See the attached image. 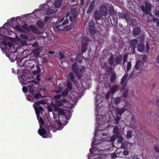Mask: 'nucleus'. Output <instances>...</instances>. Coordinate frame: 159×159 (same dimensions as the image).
I'll use <instances>...</instances> for the list:
<instances>
[{
  "label": "nucleus",
  "mask_w": 159,
  "mask_h": 159,
  "mask_svg": "<svg viewBox=\"0 0 159 159\" xmlns=\"http://www.w3.org/2000/svg\"><path fill=\"white\" fill-rule=\"evenodd\" d=\"M102 98L101 97V96L99 95H97L95 98V104L97 105L96 110L98 112L99 111L98 110L100 108V106L102 105Z\"/></svg>",
  "instance_id": "obj_10"
},
{
  "label": "nucleus",
  "mask_w": 159,
  "mask_h": 159,
  "mask_svg": "<svg viewBox=\"0 0 159 159\" xmlns=\"http://www.w3.org/2000/svg\"><path fill=\"white\" fill-rule=\"evenodd\" d=\"M85 40L87 41H89V39L88 37H85L82 39V41Z\"/></svg>",
  "instance_id": "obj_54"
},
{
  "label": "nucleus",
  "mask_w": 159,
  "mask_h": 159,
  "mask_svg": "<svg viewBox=\"0 0 159 159\" xmlns=\"http://www.w3.org/2000/svg\"><path fill=\"white\" fill-rule=\"evenodd\" d=\"M129 153V151L127 150H124L123 152V154L125 156H127L128 155Z\"/></svg>",
  "instance_id": "obj_48"
},
{
  "label": "nucleus",
  "mask_w": 159,
  "mask_h": 159,
  "mask_svg": "<svg viewBox=\"0 0 159 159\" xmlns=\"http://www.w3.org/2000/svg\"><path fill=\"white\" fill-rule=\"evenodd\" d=\"M131 67V64L130 62H128L127 64V71H129Z\"/></svg>",
  "instance_id": "obj_45"
},
{
  "label": "nucleus",
  "mask_w": 159,
  "mask_h": 159,
  "mask_svg": "<svg viewBox=\"0 0 159 159\" xmlns=\"http://www.w3.org/2000/svg\"><path fill=\"white\" fill-rule=\"evenodd\" d=\"M121 99L120 98H116L112 100V101L114 102L115 103L116 105L119 104L121 102Z\"/></svg>",
  "instance_id": "obj_24"
},
{
  "label": "nucleus",
  "mask_w": 159,
  "mask_h": 159,
  "mask_svg": "<svg viewBox=\"0 0 159 159\" xmlns=\"http://www.w3.org/2000/svg\"><path fill=\"white\" fill-rule=\"evenodd\" d=\"M58 87L59 90L56 91L57 93L60 92L62 91V85L61 84H59L58 86Z\"/></svg>",
  "instance_id": "obj_38"
},
{
  "label": "nucleus",
  "mask_w": 159,
  "mask_h": 159,
  "mask_svg": "<svg viewBox=\"0 0 159 159\" xmlns=\"http://www.w3.org/2000/svg\"><path fill=\"white\" fill-rule=\"evenodd\" d=\"M71 13L73 15L74 18H75L76 16V10L75 9L71 10Z\"/></svg>",
  "instance_id": "obj_40"
},
{
  "label": "nucleus",
  "mask_w": 159,
  "mask_h": 159,
  "mask_svg": "<svg viewBox=\"0 0 159 159\" xmlns=\"http://www.w3.org/2000/svg\"><path fill=\"white\" fill-rule=\"evenodd\" d=\"M153 6L150 2L148 1L145 3V7L144 8L143 7H141V9L142 11L147 15H149L152 19V16L151 13V8Z\"/></svg>",
  "instance_id": "obj_8"
},
{
  "label": "nucleus",
  "mask_w": 159,
  "mask_h": 159,
  "mask_svg": "<svg viewBox=\"0 0 159 159\" xmlns=\"http://www.w3.org/2000/svg\"><path fill=\"white\" fill-rule=\"evenodd\" d=\"M113 56L111 55L109 59V63L111 65L114 64V61H113Z\"/></svg>",
  "instance_id": "obj_41"
},
{
  "label": "nucleus",
  "mask_w": 159,
  "mask_h": 159,
  "mask_svg": "<svg viewBox=\"0 0 159 159\" xmlns=\"http://www.w3.org/2000/svg\"><path fill=\"white\" fill-rule=\"evenodd\" d=\"M45 13L48 15H50L54 14L55 13V11L54 9L49 8L46 11H45Z\"/></svg>",
  "instance_id": "obj_19"
},
{
  "label": "nucleus",
  "mask_w": 159,
  "mask_h": 159,
  "mask_svg": "<svg viewBox=\"0 0 159 159\" xmlns=\"http://www.w3.org/2000/svg\"><path fill=\"white\" fill-rule=\"evenodd\" d=\"M127 56L125 55L124 57L123 60L124 61V62H125L126 61L127 59Z\"/></svg>",
  "instance_id": "obj_60"
},
{
  "label": "nucleus",
  "mask_w": 159,
  "mask_h": 159,
  "mask_svg": "<svg viewBox=\"0 0 159 159\" xmlns=\"http://www.w3.org/2000/svg\"><path fill=\"white\" fill-rule=\"evenodd\" d=\"M68 93V90L66 89L62 93V95L63 96L65 97L66 96Z\"/></svg>",
  "instance_id": "obj_46"
},
{
  "label": "nucleus",
  "mask_w": 159,
  "mask_h": 159,
  "mask_svg": "<svg viewBox=\"0 0 159 159\" xmlns=\"http://www.w3.org/2000/svg\"><path fill=\"white\" fill-rule=\"evenodd\" d=\"M61 97V95L60 94H58L54 96V98L56 99H59Z\"/></svg>",
  "instance_id": "obj_51"
},
{
  "label": "nucleus",
  "mask_w": 159,
  "mask_h": 159,
  "mask_svg": "<svg viewBox=\"0 0 159 159\" xmlns=\"http://www.w3.org/2000/svg\"><path fill=\"white\" fill-rule=\"evenodd\" d=\"M12 28L14 29H15V30H17V31H22V30L21 27H20L19 25H16L15 26H12Z\"/></svg>",
  "instance_id": "obj_35"
},
{
  "label": "nucleus",
  "mask_w": 159,
  "mask_h": 159,
  "mask_svg": "<svg viewBox=\"0 0 159 159\" xmlns=\"http://www.w3.org/2000/svg\"><path fill=\"white\" fill-rule=\"evenodd\" d=\"M116 75L115 74H113L111 76V80L112 82L114 81V80L116 78Z\"/></svg>",
  "instance_id": "obj_44"
},
{
  "label": "nucleus",
  "mask_w": 159,
  "mask_h": 159,
  "mask_svg": "<svg viewBox=\"0 0 159 159\" xmlns=\"http://www.w3.org/2000/svg\"><path fill=\"white\" fill-rule=\"evenodd\" d=\"M132 131L131 130H129L127 131L126 137L128 139H130L132 137Z\"/></svg>",
  "instance_id": "obj_33"
},
{
  "label": "nucleus",
  "mask_w": 159,
  "mask_h": 159,
  "mask_svg": "<svg viewBox=\"0 0 159 159\" xmlns=\"http://www.w3.org/2000/svg\"><path fill=\"white\" fill-rule=\"evenodd\" d=\"M111 119V117L108 114L106 115L105 116H102L101 115L98 114L96 115V120L98 122V124L100 123L99 121H104L105 122H109Z\"/></svg>",
  "instance_id": "obj_9"
},
{
  "label": "nucleus",
  "mask_w": 159,
  "mask_h": 159,
  "mask_svg": "<svg viewBox=\"0 0 159 159\" xmlns=\"http://www.w3.org/2000/svg\"><path fill=\"white\" fill-rule=\"evenodd\" d=\"M56 104H52L48 106L47 107L49 112L53 111L57 112L59 120H55L54 122L55 127L57 130H61L67 122L68 119L67 117H70L71 114L69 111L64 110L60 108L59 107L63 105V103L60 101H57Z\"/></svg>",
  "instance_id": "obj_2"
},
{
  "label": "nucleus",
  "mask_w": 159,
  "mask_h": 159,
  "mask_svg": "<svg viewBox=\"0 0 159 159\" xmlns=\"http://www.w3.org/2000/svg\"><path fill=\"white\" fill-rule=\"evenodd\" d=\"M62 101L63 105H64L65 104H67V105H65L66 107L70 108L73 107V103H70V102H68V101L65 98H63Z\"/></svg>",
  "instance_id": "obj_14"
},
{
  "label": "nucleus",
  "mask_w": 159,
  "mask_h": 159,
  "mask_svg": "<svg viewBox=\"0 0 159 159\" xmlns=\"http://www.w3.org/2000/svg\"><path fill=\"white\" fill-rule=\"evenodd\" d=\"M128 93V91L127 90H126L123 95V97H124L125 98L127 96Z\"/></svg>",
  "instance_id": "obj_55"
},
{
  "label": "nucleus",
  "mask_w": 159,
  "mask_h": 159,
  "mask_svg": "<svg viewBox=\"0 0 159 159\" xmlns=\"http://www.w3.org/2000/svg\"><path fill=\"white\" fill-rule=\"evenodd\" d=\"M37 25L38 27L42 28L43 27L44 23L43 21L40 20H39L37 22Z\"/></svg>",
  "instance_id": "obj_30"
},
{
  "label": "nucleus",
  "mask_w": 159,
  "mask_h": 159,
  "mask_svg": "<svg viewBox=\"0 0 159 159\" xmlns=\"http://www.w3.org/2000/svg\"><path fill=\"white\" fill-rule=\"evenodd\" d=\"M100 10L102 15L103 16H106L107 14V10L105 5H103L100 6Z\"/></svg>",
  "instance_id": "obj_12"
},
{
  "label": "nucleus",
  "mask_w": 159,
  "mask_h": 159,
  "mask_svg": "<svg viewBox=\"0 0 159 159\" xmlns=\"http://www.w3.org/2000/svg\"><path fill=\"white\" fill-rule=\"evenodd\" d=\"M154 21L156 22L157 24H158L159 23V21L157 19H155L154 20Z\"/></svg>",
  "instance_id": "obj_63"
},
{
  "label": "nucleus",
  "mask_w": 159,
  "mask_h": 159,
  "mask_svg": "<svg viewBox=\"0 0 159 159\" xmlns=\"http://www.w3.org/2000/svg\"><path fill=\"white\" fill-rule=\"evenodd\" d=\"M138 43V41L136 39L132 40L130 42V46L136 47Z\"/></svg>",
  "instance_id": "obj_18"
},
{
  "label": "nucleus",
  "mask_w": 159,
  "mask_h": 159,
  "mask_svg": "<svg viewBox=\"0 0 159 159\" xmlns=\"http://www.w3.org/2000/svg\"><path fill=\"white\" fill-rule=\"evenodd\" d=\"M64 19V18H62L61 20H58L57 23L54 24L53 26V28L54 31L56 32H58L61 31V30H66L65 29V25L68 24V20L66 19L64 22L61 24V25H59V22H62Z\"/></svg>",
  "instance_id": "obj_7"
},
{
  "label": "nucleus",
  "mask_w": 159,
  "mask_h": 159,
  "mask_svg": "<svg viewBox=\"0 0 159 159\" xmlns=\"http://www.w3.org/2000/svg\"><path fill=\"white\" fill-rule=\"evenodd\" d=\"M128 75L127 74H125L121 80V84H123L125 83V82L128 77Z\"/></svg>",
  "instance_id": "obj_31"
},
{
  "label": "nucleus",
  "mask_w": 159,
  "mask_h": 159,
  "mask_svg": "<svg viewBox=\"0 0 159 159\" xmlns=\"http://www.w3.org/2000/svg\"><path fill=\"white\" fill-rule=\"evenodd\" d=\"M40 96V94L39 93H36L35 95V98H39V97Z\"/></svg>",
  "instance_id": "obj_57"
},
{
  "label": "nucleus",
  "mask_w": 159,
  "mask_h": 159,
  "mask_svg": "<svg viewBox=\"0 0 159 159\" xmlns=\"http://www.w3.org/2000/svg\"><path fill=\"white\" fill-rule=\"evenodd\" d=\"M142 64L141 61L140 60L138 61L136 64L135 65V68L136 69H138L140 66H141Z\"/></svg>",
  "instance_id": "obj_27"
},
{
  "label": "nucleus",
  "mask_w": 159,
  "mask_h": 159,
  "mask_svg": "<svg viewBox=\"0 0 159 159\" xmlns=\"http://www.w3.org/2000/svg\"><path fill=\"white\" fill-rule=\"evenodd\" d=\"M94 1H92L90 3L88 9L87 11V13H90L93 10L94 7Z\"/></svg>",
  "instance_id": "obj_15"
},
{
  "label": "nucleus",
  "mask_w": 159,
  "mask_h": 159,
  "mask_svg": "<svg viewBox=\"0 0 159 159\" xmlns=\"http://www.w3.org/2000/svg\"><path fill=\"white\" fill-rule=\"evenodd\" d=\"M121 116H119L118 115H117V116L114 118V122L116 124H117L119 120H120Z\"/></svg>",
  "instance_id": "obj_32"
},
{
  "label": "nucleus",
  "mask_w": 159,
  "mask_h": 159,
  "mask_svg": "<svg viewBox=\"0 0 159 159\" xmlns=\"http://www.w3.org/2000/svg\"><path fill=\"white\" fill-rule=\"evenodd\" d=\"M34 61L32 60L26 61L24 62L23 66L27 68L26 69H23L24 73L18 77L20 82L22 85L26 84V81L24 80V79L25 78V76H28V77L30 76V74L28 73L27 72L31 68L32 65L34 64Z\"/></svg>",
  "instance_id": "obj_6"
},
{
  "label": "nucleus",
  "mask_w": 159,
  "mask_h": 159,
  "mask_svg": "<svg viewBox=\"0 0 159 159\" xmlns=\"http://www.w3.org/2000/svg\"><path fill=\"white\" fill-rule=\"evenodd\" d=\"M59 55L61 59H62L64 57V54L63 53L61 52H59Z\"/></svg>",
  "instance_id": "obj_50"
},
{
  "label": "nucleus",
  "mask_w": 159,
  "mask_h": 159,
  "mask_svg": "<svg viewBox=\"0 0 159 159\" xmlns=\"http://www.w3.org/2000/svg\"><path fill=\"white\" fill-rule=\"evenodd\" d=\"M46 102L42 100L40 101L35 102L33 105V107L35 110L39 124L40 128L38 130L39 134L43 138H48L51 136L50 134L49 131L46 132L44 129L41 127V124L43 125L44 123L43 117L40 116L42 115L43 109L39 106V104H44Z\"/></svg>",
  "instance_id": "obj_5"
},
{
  "label": "nucleus",
  "mask_w": 159,
  "mask_h": 159,
  "mask_svg": "<svg viewBox=\"0 0 159 159\" xmlns=\"http://www.w3.org/2000/svg\"><path fill=\"white\" fill-rule=\"evenodd\" d=\"M133 159H140L138 157L134 156L133 157Z\"/></svg>",
  "instance_id": "obj_64"
},
{
  "label": "nucleus",
  "mask_w": 159,
  "mask_h": 159,
  "mask_svg": "<svg viewBox=\"0 0 159 159\" xmlns=\"http://www.w3.org/2000/svg\"><path fill=\"white\" fill-rule=\"evenodd\" d=\"M62 2L61 1L57 0L56 1L54 4V7L56 8L60 7L61 5Z\"/></svg>",
  "instance_id": "obj_23"
},
{
  "label": "nucleus",
  "mask_w": 159,
  "mask_h": 159,
  "mask_svg": "<svg viewBox=\"0 0 159 159\" xmlns=\"http://www.w3.org/2000/svg\"><path fill=\"white\" fill-rule=\"evenodd\" d=\"M5 32V29L4 27L0 28V48L3 53L5 52L6 56L9 57L10 60L13 61V59L11 58L13 51H11L13 46L11 43L8 42L9 38L2 34H4Z\"/></svg>",
  "instance_id": "obj_4"
},
{
  "label": "nucleus",
  "mask_w": 159,
  "mask_h": 159,
  "mask_svg": "<svg viewBox=\"0 0 159 159\" xmlns=\"http://www.w3.org/2000/svg\"><path fill=\"white\" fill-rule=\"evenodd\" d=\"M155 150L159 152V148L157 147H155L154 148Z\"/></svg>",
  "instance_id": "obj_61"
},
{
  "label": "nucleus",
  "mask_w": 159,
  "mask_h": 159,
  "mask_svg": "<svg viewBox=\"0 0 159 159\" xmlns=\"http://www.w3.org/2000/svg\"><path fill=\"white\" fill-rule=\"evenodd\" d=\"M41 71V69L38 65H36L35 66H34V64L32 65L31 68L30 70L27 72L28 73L30 74V76L28 77V76H25V78L24 79V80L26 81V84L27 83L29 84L28 87L24 86L22 88V90L24 93H26L28 91H30L31 93L33 92L34 89L33 86V83L34 84H37V82L32 80V76L34 79H36L37 80L39 81L40 79L39 76Z\"/></svg>",
  "instance_id": "obj_3"
},
{
  "label": "nucleus",
  "mask_w": 159,
  "mask_h": 159,
  "mask_svg": "<svg viewBox=\"0 0 159 159\" xmlns=\"http://www.w3.org/2000/svg\"><path fill=\"white\" fill-rule=\"evenodd\" d=\"M20 36L21 38L24 39H27L28 38V36L24 34H21Z\"/></svg>",
  "instance_id": "obj_42"
},
{
  "label": "nucleus",
  "mask_w": 159,
  "mask_h": 159,
  "mask_svg": "<svg viewBox=\"0 0 159 159\" xmlns=\"http://www.w3.org/2000/svg\"><path fill=\"white\" fill-rule=\"evenodd\" d=\"M67 86L69 89H71L72 88V86L71 83L70 82H68L67 84Z\"/></svg>",
  "instance_id": "obj_47"
},
{
  "label": "nucleus",
  "mask_w": 159,
  "mask_h": 159,
  "mask_svg": "<svg viewBox=\"0 0 159 159\" xmlns=\"http://www.w3.org/2000/svg\"><path fill=\"white\" fill-rule=\"evenodd\" d=\"M54 125H53V126H49V128L50 129L52 130V131L54 132H55L56 131V129H55L54 128Z\"/></svg>",
  "instance_id": "obj_49"
},
{
  "label": "nucleus",
  "mask_w": 159,
  "mask_h": 159,
  "mask_svg": "<svg viewBox=\"0 0 159 159\" xmlns=\"http://www.w3.org/2000/svg\"><path fill=\"white\" fill-rule=\"evenodd\" d=\"M118 86L116 85L114 86L111 89L110 92L111 93H114L116 91Z\"/></svg>",
  "instance_id": "obj_28"
},
{
  "label": "nucleus",
  "mask_w": 159,
  "mask_h": 159,
  "mask_svg": "<svg viewBox=\"0 0 159 159\" xmlns=\"http://www.w3.org/2000/svg\"><path fill=\"white\" fill-rule=\"evenodd\" d=\"M114 112L116 115L121 116V115L125 111V108H115L114 109Z\"/></svg>",
  "instance_id": "obj_13"
},
{
  "label": "nucleus",
  "mask_w": 159,
  "mask_h": 159,
  "mask_svg": "<svg viewBox=\"0 0 159 159\" xmlns=\"http://www.w3.org/2000/svg\"><path fill=\"white\" fill-rule=\"evenodd\" d=\"M114 135L112 137H105L106 135L103 134H100V137L97 136L96 134L94 135L95 141H93L92 143V146L93 147L95 145V143H97L96 148L93 149V154H91L89 157V159H92L91 157L93 154H98L99 152L100 151L105 150L102 148L107 149L113 146V142L116 139V137L118 138V142L119 143H121L123 140V138L121 136L123 134L124 130L123 129H119L117 127L113 128Z\"/></svg>",
  "instance_id": "obj_1"
},
{
  "label": "nucleus",
  "mask_w": 159,
  "mask_h": 159,
  "mask_svg": "<svg viewBox=\"0 0 159 159\" xmlns=\"http://www.w3.org/2000/svg\"><path fill=\"white\" fill-rule=\"evenodd\" d=\"M85 68L84 67H82L80 70H79V74L81 75H82V76L83 72L84 71Z\"/></svg>",
  "instance_id": "obj_39"
},
{
  "label": "nucleus",
  "mask_w": 159,
  "mask_h": 159,
  "mask_svg": "<svg viewBox=\"0 0 159 159\" xmlns=\"http://www.w3.org/2000/svg\"><path fill=\"white\" fill-rule=\"evenodd\" d=\"M95 30L94 29V28H93V30H90V33L92 34H93L95 33Z\"/></svg>",
  "instance_id": "obj_56"
},
{
  "label": "nucleus",
  "mask_w": 159,
  "mask_h": 159,
  "mask_svg": "<svg viewBox=\"0 0 159 159\" xmlns=\"http://www.w3.org/2000/svg\"><path fill=\"white\" fill-rule=\"evenodd\" d=\"M121 60V58L120 57L118 56L116 57V58L115 61H114V65H116L118 64Z\"/></svg>",
  "instance_id": "obj_34"
},
{
  "label": "nucleus",
  "mask_w": 159,
  "mask_h": 159,
  "mask_svg": "<svg viewBox=\"0 0 159 159\" xmlns=\"http://www.w3.org/2000/svg\"><path fill=\"white\" fill-rule=\"evenodd\" d=\"M84 57L81 54H79L76 58L77 61L79 62H81L83 60Z\"/></svg>",
  "instance_id": "obj_25"
},
{
  "label": "nucleus",
  "mask_w": 159,
  "mask_h": 159,
  "mask_svg": "<svg viewBox=\"0 0 159 159\" xmlns=\"http://www.w3.org/2000/svg\"><path fill=\"white\" fill-rule=\"evenodd\" d=\"M27 25L26 24H24L23 26V28L27 30H28L27 29Z\"/></svg>",
  "instance_id": "obj_58"
},
{
  "label": "nucleus",
  "mask_w": 159,
  "mask_h": 159,
  "mask_svg": "<svg viewBox=\"0 0 159 159\" xmlns=\"http://www.w3.org/2000/svg\"><path fill=\"white\" fill-rule=\"evenodd\" d=\"M15 18H11V22L12 24L13 23H14V22L15 21Z\"/></svg>",
  "instance_id": "obj_62"
},
{
  "label": "nucleus",
  "mask_w": 159,
  "mask_h": 159,
  "mask_svg": "<svg viewBox=\"0 0 159 159\" xmlns=\"http://www.w3.org/2000/svg\"><path fill=\"white\" fill-rule=\"evenodd\" d=\"M30 29L32 31L35 33L36 32V28L35 26L33 25L30 26Z\"/></svg>",
  "instance_id": "obj_43"
},
{
  "label": "nucleus",
  "mask_w": 159,
  "mask_h": 159,
  "mask_svg": "<svg viewBox=\"0 0 159 159\" xmlns=\"http://www.w3.org/2000/svg\"><path fill=\"white\" fill-rule=\"evenodd\" d=\"M21 44L22 46L26 45L27 43V42L25 40H24L20 41Z\"/></svg>",
  "instance_id": "obj_52"
},
{
  "label": "nucleus",
  "mask_w": 159,
  "mask_h": 159,
  "mask_svg": "<svg viewBox=\"0 0 159 159\" xmlns=\"http://www.w3.org/2000/svg\"><path fill=\"white\" fill-rule=\"evenodd\" d=\"M87 43H84L83 44L81 48V51L82 52L84 53L86 51L87 49Z\"/></svg>",
  "instance_id": "obj_26"
},
{
  "label": "nucleus",
  "mask_w": 159,
  "mask_h": 159,
  "mask_svg": "<svg viewBox=\"0 0 159 159\" xmlns=\"http://www.w3.org/2000/svg\"><path fill=\"white\" fill-rule=\"evenodd\" d=\"M38 43L37 42H35L33 44H32V46L35 48H36L38 47Z\"/></svg>",
  "instance_id": "obj_53"
},
{
  "label": "nucleus",
  "mask_w": 159,
  "mask_h": 159,
  "mask_svg": "<svg viewBox=\"0 0 159 159\" xmlns=\"http://www.w3.org/2000/svg\"><path fill=\"white\" fill-rule=\"evenodd\" d=\"M39 10H35L34 11H33V13L35 16H36L37 15V14H36V13L38 11H39Z\"/></svg>",
  "instance_id": "obj_59"
},
{
  "label": "nucleus",
  "mask_w": 159,
  "mask_h": 159,
  "mask_svg": "<svg viewBox=\"0 0 159 159\" xmlns=\"http://www.w3.org/2000/svg\"><path fill=\"white\" fill-rule=\"evenodd\" d=\"M128 144V143L127 142L124 143L122 144L121 148L125 149L127 148Z\"/></svg>",
  "instance_id": "obj_36"
},
{
  "label": "nucleus",
  "mask_w": 159,
  "mask_h": 159,
  "mask_svg": "<svg viewBox=\"0 0 159 159\" xmlns=\"http://www.w3.org/2000/svg\"><path fill=\"white\" fill-rule=\"evenodd\" d=\"M135 47L130 46V47L129 48V50H131V51L130 52V53H134L135 52Z\"/></svg>",
  "instance_id": "obj_37"
},
{
  "label": "nucleus",
  "mask_w": 159,
  "mask_h": 159,
  "mask_svg": "<svg viewBox=\"0 0 159 159\" xmlns=\"http://www.w3.org/2000/svg\"><path fill=\"white\" fill-rule=\"evenodd\" d=\"M50 0H47V4L40 5V7H44V8L46 9L48 7H52L53 5V4L52 2H50Z\"/></svg>",
  "instance_id": "obj_16"
},
{
  "label": "nucleus",
  "mask_w": 159,
  "mask_h": 159,
  "mask_svg": "<svg viewBox=\"0 0 159 159\" xmlns=\"http://www.w3.org/2000/svg\"><path fill=\"white\" fill-rule=\"evenodd\" d=\"M94 17L96 20H98L100 19L102 17V15L99 13L98 11H96L94 13Z\"/></svg>",
  "instance_id": "obj_17"
},
{
  "label": "nucleus",
  "mask_w": 159,
  "mask_h": 159,
  "mask_svg": "<svg viewBox=\"0 0 159 159\" xmlns=\"http://www.w3.org/2000/svg\"><path fill=\"white\" fill-rule=\"evenodd\" d=\"M78 65L77 63H75L72 66V69L73 71L77 75L79 78L82 77V75H81L79 74Z\"/></svg>",
  "instance_id": "obj_11"
},
{
  "label": "nucleus",
  "mask_w": 159,
  "mask_h": 159,
  "mask_svg": "<svg viewBox=\"0 0 159 159\" xmlns=\"http://www.w3.org/2000/svg\"><path fill=\"white\" fill-rule=\"evenodd\" d=\"M144 49V44L140 43L138 46L137 50L140 52H142Z\"/></svg>",
  "instance_id": "obj_22"
},
{
  "label": "nucleus",
  "mask_w": 159,
  "mask_h": 159,
  "mask_svg": "<svg viewBox=\"0 0 159 159\" xmlns=\"http://www.w3.org/2000/svg\"><path fill=\"white\" fill-rule=\"evenodd\" d=\"M141 32V29L139 27H136L133 30V33L135 35H139Z\"/></svg>",
  "instance_id": "obj_20"
},
{
  "label": "nucleus",
  "mask_w": 159,
  "mask_h": 159,
  "mask_svg": "<svg viewBox=\"0 0 159 159\" xmlns=\"http://www.w3.org/2000/svg\"><path fill=\"white\" fill-rule=\"evenodd\" d=\"M40 50V48H38L34 50L32 53L31 55L33 54L34 57H37L39 54V53L40 52L39 51V50Z\"/></svg>",
  "instance_id": "obj_21"
},
{
  "label": "nucleus",
  "mask_w": 159,
  "mask_h": 159,
  "mask_svg": "<svg viewBox=\"0 0 159 159\" xmlns=\"http://www.w3.org/2000/svg\"><path fill=\"white\" fill-rule=\"evenodd\" d=\"M75 77L73 74L72 73H70L68 76V78L71 81H73Z\"/></svg>",
  "instance_id": "obj_29"
}]
</instances>
